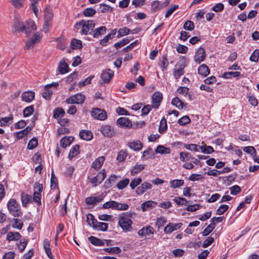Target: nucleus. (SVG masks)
<instances>
[{
    "label": "nucleus",
    "instance_id": "57",
    "mask_svg": "<svg viewBox=\"0 0 259 259\" xmlns=\"http://www.w3.org/2000/svg\"><path fill=\"white\" fill-rule=\"evenodd\" d=\"M166 222L167 221L165 218L161 217L157 219L156 222H155V226L159 229L163 226L166 224Z\"/></svg>",
    "mask_w": 259,
    "mask_h": 259
},
{
    "label": "nucleus",
    "instance_id": "3",
    "mask_svg": "<svg viewBox=\"0 0 259 259\" xmlns=\"http://www.w3.org/2000/svg\"><path fill=\"white\" fill-rule=\"evenodd\" d=\"M53 16V9L49 6L47 7L44 10V24L42 27V31L45 33L49 32L52 27Z\"/></svg>",
    "mask_w": 259,
    "mask_h": 259
},
{
    "label": "nucleus",
    "instance_id": "62",
    "mask_svg": "<svg viewBox=\"0 0 259 259\" xmlns=\"http://www.w3.org/2000/svg\"><path fill=\"white\" fill-rule=\"evenodd\" d=\"M259 58V50L256 49L251 55L249 60L251 62H257Z\"/></svg>",
    "mask_w": 259,
    "mask_h": 259
},
{
    "label": "nucleus",
    "instance_id": "37",
    "mask_svg": "<svg viewBox=\"0 0 259 259\" xmlns=\"http://www.w3.org/2000/svg\"><path fill=\"white\" fill-rule=\"evenodd\" d=\"M73 139V137L71 136L65 137L61 140L60 145L63 148H65L71 144Z\"/></svg>",
    "mask_w": 259,
    "mask_h": 259
},
{
    "label": "nucleus",
    "instance_id": "64",
    "mask_svg": "<svg viewBox=\"0 0 259 259\" xmlns=\"http://www.w3.org/2000/svg\"><path fill=\"white\" fill-rule=\"evenodd\" d=\"M202 179H203V176L201 175L197 174H191L188 178L189 181L193 182L199 181Z\"/></svg>",
    "mask_w": 259,
    "mask_h": 259
},
{
    "label": "nucleus",
    "instance_id": "19",
    "mask_svg": "<svg viewBox=\"0 0 259 259\" xmlns=\"http://www.w3.org/2000/svg\"><path fill=\"white\" fill-rule=\"evenodd\" d=\"M116 124L121 127L131 128L132 126L131 121L126 117H120L116 121Z\"/></svg>",
    "mask_w": 259,
    "mask_h": 259
},
{
    "label": "nucleus",
    "instance_id": "2",
    "mask_svg": "<svg viewBox=\"0 0 259 259\" xmlns=\"http://www.w3.org/2000/svg\"><path fill=\"white\" fill-rule=\"evenodd\" d=\"M132 214L129 212L122 213L118 217V224L120 227L125 232H128L132 228L133 222Z\"/></svg>",
    "mask_w": 259,
    "mask_h": 259
},
{
    "label": "nucleus",
    "instance_id": "44",
    "mask_svg": "<svg viewBox=\"0 0 259 259\" xmlns=\"http://www.w3.org/2000/svg\"><path fill=\"white\" fill-rule=\"evenodd\" d=\"M13 117L12 115H10L8 117L0 118V126H6L10 122H12Z\"/></svg>",
    "mask_w": 259,
    "mask_h": 259
},
{
    "label": "nucleus",
    "instance_id": "8",
    "mask_svg": "<svg viewBox=\"0 0 259 259\" xmlns=\"http://www.w3.org/2000/svg\"><path fill=\"white\" fill-rule=\"evenodd\" d=\"M42 38V36L40 33L37 32L34 36L31 37L29 40L26 42L25 46L24 47L25 50H29L33 48L36 44L38 43Z\"/></svg>",
    "mask_w": 259,
    "mask_h": 259
},
{
    "label": "nucleus",
    "instance_id": "36",
    "mask_svg": "<svg viewBox=\"0 0 259 259\" xmlns=\"http://www.w3.org/2000/svg\"><path fill=\"white\" fill-rule=\"evenodd\" d=\"M156 202L152 200H148L143 202L141 204V208L143 211H146L149 210L150 208L156 205Z\"/></svg>",
    "mask_w": 259,
    "mask_h": 259
},
{
    "label": "nucleus",
    "instance_id": "21",
    "mask_svg": "<svg viewBox=\"0 0 259 259\" xmlns=\"http://www.w3.org/2000/svg\"><path fill=\"white\" fill-rule=\"evenodd\" d=\"M100 131L102 135L105 137H111L114 134V131L109 125H104L101 127Z\"/></svg>",
    "mask_w": 259,
    "mask_h": 259
},
{
    "label": "nucleus",
    "instance_id": "54",
    "mask_svg": "<svg viewBox=\"0 0 259 259\" xmlns=\"http://www.w3.org/2000/svg\"><path fill=\"white\" fill-rule=\"evenodd\" d=\"M142 182L141 178H136L132 180L130 184V186L132 190H134L136 187L139 185Z\"/></svg>",
    "mask_w": 259,
    "mask_h": 259
},
{
    "label": "nucleus",
    "instance_id": "63",
    "mask_svg": "<svg viewBox=\"0 0 259 259\" xmlns=\"http://www.w3.org/2000/svg\"><path fill=\"white\" fill-rule=\"evenodd\" d=\"M105 250L109 253L113 254H118L121 252V249L118 247L107 248L105 249Z\"/></svg>",
    "mask_w": 259,
    "mask_h": 259
},
{
    "label": "nucleus",
    "instance_id": "45",
    "mask_svg": "<svg viewBox=\"0 0 259 259\" xmlns=\"http://www.w3.org/2000/svg\"><path fill=\"white\" fill-rule=\"evenodd\" d=\"M240 76H241V73L240 72L230 71V72H225L223 75V77L225 78H231L232 77H234V78L239 77Z\"/></svg>",
    "mask_w": 259,
    "mask_h": 259
},
{
    "label": "nucleus",
    "instance_id": "25",
    "mask_svg": "<svg viewBox=\"0 0 259 259\" xmlns=\"http://www.w3.org/2000/svg\"><path fill=\"white\" fill-rule=\"evenodd\" d=\"M21 237V235L17 232H9L7 234V240L9 242L16 241L19 240Z\"/></svg>",
    "mask_w": 259,
    "mask_h": 259
},
{
    "label": "nucleus",
    "instance_id": "29",
    "mask_svg": "<svg viewBox=\"0 0 259 259\" xmlns=\"http://www.w3.org/2000/svg\"><path fill=\"white\" fill-rule=\"evenodd\" d=\"M105 161V157L103 156L98 157L93 162L92 168L98 170L100 169Z\"/></svg>",
    "mask_w": 259,
    "mask_h": 259
},
{
    "label": "nucleus",
    "instance_id": "39",
    "mask_svg": "<svg viewBox=\"0 0 259 259\" xmlns=\"http://www.w3.org/2000/svg\"><path fill=\"white\" fill-rule=\"evenodd\" d=\"M9 2L13 7L17 10L21 9L24 5V0H11Z\"/></svg>",
    "mask_w": 259,
    "mask_h": 259
},
{
    "label": "nucleus",
    "instance_id": "14",
    "mask_svg": "<svg viewBox=\"0 0 259 259\" xmlns=\"http://www.w3.org/2000/svg\"><path fill=\"white\" fill-rule=\"evenodd\" d=\"M184 67L185 66L183 64H180V63H177L175 66V68L173 69L172 74L176 80H178L184 74Z\"/></svg>",
    "mask_w": 259,
    "mask_h": 259
},
{
    "label": "nucleus",
    "instance_id": "9",
    "mask_svg": "<svg viewBox=\"0 0 259 259\" xmlns=\"http://www.w3.org/2000/svg\"><path fill=\"white\" fill-rule=\"evenodd\" d=\"M91 114L94 119L99 120H104L107 116L105 111L97 108H93Z\"/></svg>",
    "mask_w": 259,
    "mask_h": 259
},
{
    "label": "nucleus",
    "instance_id": "18",
    "mask_svg": "<svg viewBox=\"0 0 259 259\" xmlns=\"http://www.w3.org/2000/svg\"><path fill=\"white\" fill-rule=\"evenodd\" d=\"M152 185L148 182H145L138 186L136 189V192L137 195H141L145 193L146 191L150 190L152 188Z\"/></svg>",
    "mask_w": 259,
    "mask_h": 259
},
{
    "label": "nucleus",
    "instance_id": "15",
    "mask_svg": "<svg viewBox=\"0 0 259 259\" xmlns=\"http://www.w3.org/2000/svg\"><path fill=\"white\" fill-rule=\"evenodd\" d=\"M205 57V51L202 48H199L196 52L194 57V61L197 63L200 64L201 62L203 61Z\"/></svg>",
    "mask_w": 259,
    "mask_h": 259
},
{
    "label": "nucleus",
    "instance_id": "51",
    "mask_svg": "<svg viewBox=\"0 0 259 259\" xmlns=\"http://www.w3.org/2000/svg\"><path fill=\"white\" fill-rule=\"evenodd\" d=\"M96 10L92 8H88L84 10L83 14L85 17H91L95 15Z\"/></svg>",
    "mask_w": 259,
    "mask_h": 259
},
{
    "label": "nucleus",
    "instance_id": "11",
    "mask_svg": "<svg viewBox=\"0 0 259 259\" xmlns=\"http://www.w3.org/2000/svg\"><path fill=\"white\" fill-rule=\"evenodd\" d=\"M162 94L159 92H155L152 96V103L154 108H159L162 100Z\"/></svg>",
    "mask_w": 259,
    "mask_h": 259
},
{
    "label": "nucleus",
    "instance_id": "7",
    "mask_svg": "<svg viewBox=\"0 0 259 259\" xmlns=\"http://www.w3.org/2000/svg\"><path fill=\"white\" fill-rule=\"evenodd\" d=\"M85 97L84 95L81 93H77L74 95L70 96L69 98L67 99L65 102L67 104H81L83 103L85 100Z\"/></svg>",
    "mask_w": 259,
    "mask_h": 259
},
{
    "label": "nucleus",
    "instance_id": "47",
    "mask_svg": "<svg viewBox=\"0 0 259 259\" xmlns=\"http://www.w3.org/2000/svg\"><path fill=\"white\" fill-rule=\"evenodd\" d=\"M155 152L161 154H169L170 152V150L162 145H158L155 150Z\"/></svg>",
    "mask_w": 259,
    "mask_h": 259
},
{
    "label": "nucleus",
    "instance_id": "5",
    "mask_svg": "<svg viewBox=\"0 0 259 259\" xmlns=\"http://www.w3.org/2000/svg\"><path fill=\"white\" fill-rule=\"evenodd\" d=\"M103 207L105 209L111 208L117 210H126L129 206L126 203H119L115 201H109L104 203Z\"/></svg>",
    "mask_w": 259,
    "mask_h": 259
},
{
    "label": "nucleus",
    "instance_id": "50",
    "mask_svg": "<svg viewBox=\"0 0 259 259\" xmlns=\"http://www.w3.org/2000/svg\"><path fill=\"white\" fill-rule=\"evenodd\" d=\"M23 226V222L18 219H13L12 227L18 230L21 229Z\"/></svg>",
    "mask_w": 259,
    "mask_h": 259
},
{
    "label": "nucleus",
    "instance_id": "60",
    "mask_svg": "<svg viewBox=\"0 0 259 259\" xmlns=\"http://www.w3.org/2000/svg\"><path fill=\"white\" fill-rule=\"evenodd\" d=\"M112 10V7L106 4H101L100 5V11L102 13L111 12Z\"/></svg>",
    "mask_w": 259,
    "mask_h": 259
},
{
    "label": "nucleus",
    "instance_id": "53",
    "mask_svg": "<svg viewBox=\"0 0 259 259\" xmlns=\"http://www.w3.org/2000/svg\"><path fill=\"white\" fill-rule=\"evenodd\" d=\"M129 182H130L129 179L127 178H125L124 180L119 181L117 184V187L119 190L123 189L125 188L128 185V184H129Z\"/></svg>",
    "mask_w": 259,
    "mask_h": 259
},
{
    "label": "nucleus",
    "instance_id": "49",
    "mask_svg": "<svg viewBox=\"0 0 259 259\" xmlns=\"http://www.w3.org/2000/svg\"><path fill=\"white\" fill-rule=\"evenodd\" d=\"M167 125L166 123V120L164 118L161 119L160 122V125L159 126V132L160 133L162 134L165 132L167 130Z\"/></svg>",
    "mask_w": 259,
    "mask_h": 259
},
{
    "label": "nucleus",
    "instance_id": "1",
    "mask_svg": "<svg viewBox=\"0 0 259 259\" xmlns=\"http://www.w3.org/2000/svg\"><path fill=\"white\" fill-rule=\"evenodd\" d=\"M95 26V24L93 20H82L75 23L74 27L77 29H80L81 34L87 35L90 34Z\"/></svg>",
    "mask_w": 259,
    "mask_h": 259
},
{
    "label": "nucleus",
    "instance_id": "23",
    "mask_svg": "<svg viewBox=\"0 0 259 259\" xmlns=\"http://www.w3.org/2000/svg\"><path fill=\"white\" fill-rule=\"evenodd\" d=\"M114 72L110 69H107L103 71L101 73V78L104 83H108L110 81L111 78L113 77Z\"/></svg>",
    "mask_w": 259,
    "mask_h": 259
},
{
    "label": "nucleus",
    "instance_id": "56",
    "mask_svg": "<svg viewBox=\"0 0 259 259\" xmlns=\"http://www.w3.org/2000/svg\"><path fill=\"white\" fill-rule=\"evenodd\" d=\"M130 32V29L127 28L126 27H124L121 28L118 30V34L117 37H120L125 35L128 34Z\"/></svg>",
    "mask_w": 259,
    "mask_h": 259
},
{
    "label": "nucleus",
    "instance_id": "61",
    "mask_svg": "<svg viewBox=\"0 0 259 259\" xmlns=\"http://www.w3.org/2000/svg\"><path fill=\"white\" fill-rule=\"evenodd\" d=\"M87 222L89 225L93 227H94L97 221L95 218L94 216L92 214H89L87 216Z\"/></svg>",
    "mask_w": 259,
    "mask_h": 259
},
{
    "label": "nucleus",
    "instance_id": "58",
    "mask_svg": "<svg viewBox=\"0 0 259 259\" xmlns=\"http://www.w3.org/2000/svg\"><path fill=\"white\" fill-rule=\"evenodd\" d=\"M243 151L246 153L250 154L252 157L256 155V150L252 146L245 147L243 149Z\"/></svg>",
    "mask_w": 259,
    "mask_h": 259
},
{
    "label": "nucleus",
    "instance_id": "42",
    "mask_svg": "<svg viewBox=\"0 0 259 259\" xmlns=\"http://www.w3.org/2000/svg\"><path fill=\"white\" fill-rule=\"evenodd\" d=\"M32 127L28 126L25 129L19 131L16 133V136L18 139H21L26 136L31 130Z\"/></svg>",
    "mask_w": 259,
    "mask_h": 259
},
{
    "label": "nucleus",
    "instance_id": "31",
    "mask_svg": "<svg viewBox=\"0 0 259 259\" xmlns=\"http://www.w3.org/2000/svg\"><path fill=\"white\" fill-rule=\"evenodd\" d=\"M170 187L172 189H177L184 185V181L182 179H175L169 181Z\"/></svg>",
    "mask_w": 259,
    "mask_h": 259
},
{
    "label": "nucleus",
    "instance_id": "40",
    "mask_svg": "<svg viewBox=\"0 0 259 259\" xmlns=\"http://www.w3.org/2000/svg\"><path fill=\"white\" fill-rule=\"evenodd\" d=\"M58 68L60 72L62 74L68 72V65L64 60L60 62Z\"/></svg>",
    "mask_w": 259,
    "mask_h": 259
},
{
    "label": "nucleus",
    "instance_id": "6",
    "mask_svg": "<svg viewBox=\"0 0 259 259\" xmlns=\"http://www.w3.org/2000/svg\"><path fill=\"white\" fill-rule=\"evenodd\" d=\"M42 184L36 183L34 185V192L33 196V201L37 205H41V193L42 191Z\"/></svg>",
    "mask_w": 259,
    "mask_h": 259
},
{
    "label": "nucleus",
    "instance_id": "32",
    "mask_svg": "<svg viewBox=\"0 0 259 259\" xmlns=\"http://www.w3.org/2000/svg\"><path fill=\"white\" fill-rule=\"evenodd\" d=\"M198 73L199 75L205 77L209 74L210 70L206 65L203 64L198 67Z\"/></svg>",
    "mask_w": 259,
    "mask_h": 259
},
{
    "label": "nucleus",
    "instance_id": "55",
    "mask_svg": "<svg viewBox=\"0 0 259 259\" xmlns=\"http://www.w3.org/2000/svg\"><path fill=\"white\" fill-rule=\"evenodd\" d=\"M174 201L178 205H186L188 203L187 200L185 198L181 197H175Z\"/></svg>",
    "mask_w": 259,
    "mask_h": 259
},
{
    "label": "nucleus",
    "instance_id": "41",
    "mask_svg": "<svg viewBox=\"0 0 259 259\" xmlns=\"http://www.w3.org/2000/svg\"><path fill=\"white\" fill-rule=\"evenodd\" d=\"M79 146L78 145H75L73 146L70 149L68 157L70 159H71L74 157H75L77 154L79 153Z\"/></svg>",
    "mask_w": 259,
    "mask_h": 259
},
{
    "label": "nucleus",
    "instance_id": "33",
    "mask_svg": "<svg viewBox=\"0 0 259 259\" xmlns=\"http://www.w3.org/2000/svg\"><path fill=\"white\" fill-rule=\"evenodd\" d=\"M79 136L81 139L85 141H90L93 138L92 132L88 130H82L80 131Z\"/></svg>",
    "mask_w": 259,
    "mask_h": 259
},
{
    "label": "nucleus",
    "instance_id": "13",
    "mask_svg": "<svg viewBox=\"0 0 259 259\" xmlns=\"http://www.w3.org/2000/svg\"><path fill=\"white\" fill-rule=\"evenodd\" d=\"M155 232L154 229L151 226L148 225L143 227L138 232V234L141 237H146L153 235Z\"/></svg>",
    "mask_w": 259,
    "mask_h": 259
},
{
    "label": "nucleus",
    "instance_id": "22",
    "mask_svg": "<svg viewBox=\"0 0 259 259\" xmlns=\"http://www.w3.org/2000/svg\"><path fill=\"white\" fill-rule=\"evenodd\" d=\"M171 103L172 105L175 106L176 108L180 110L186 108L187 106V104L183 102L178 97L174 98L171 100Z\"/></svg>",
    "mask_w": 259,
    "mask_h": 259
},
{
    "label": "nucleus",
    "instance_id": "52",
    "mask_svg": "<svg viewBox=\"0 0 259 259\" xmlns=\"http://www.w3.org/2000/svg\"><path fill=\"white\" fill-rule=\"evenodd\" d=\"M191 158V154L187 152H182L180 153V160L182 162H185L190 160Z\"/></svg>",
    "mask_w": 259,
    "mask_h": 259
},
{
    "label": "nucleus",
    "instance_id": "35",
    "mask_svg": "<svg viewBox=\"0 0 259 259\" xmlns=\"http://www.w3.org/2000/svg\"><path fill=\"white\" fill-rule=\"evenodd\" d=\"M70 47L73 50H80L82 48V41L80 40L73 38L70 42Z\"/></svg>",
    "mask_w": 259,
    "mask_h": 259
},
{
    "label": "nucleus",
    "instance_id": "10",
    "mask_svg": "<svg viewBox=\"0 0 259 259\" xmlns=\"http://www.w3.org/2000/svg\"><path fill=\"white\" fill-rule=\"evenodd\" d=\"M59 83L57 82L47 84L45 87L44 92L42 93V97L47 100L49 99L53 93V91L51 88L53 87L54 89H57Z\"/></svg>",
    "mask_w": 259,
    "mask_h": 259
},
{
    "label": "nucleus",
    "instance_id": "34",
    "mask_svg": "<svg viewBox=\"0 0 259 259\" xmlns=\"http://www.w3.org/2000/svg\"><path fill=\"white\" fill-rule=\"evenodd\" d=\"M32 196L24 192L21 194V200L23 206H26L31 201Z\"/></svg>",
    "mask_w": 259,
    "mask_h": 259
},
{
    "label": "nucleus",
    "instance_id": "26",
    "mask_svg": "<svg viewBox=\"0 0 259 259\" xmlns=\"http://www.w3.org/2000/svg\"><path fill=\"white\" fill-rule=\"evenodd\" d=\"M35 93L32 91L24 92L22 94V98L23 101L31 102L34 98Z\"/></svg>",
    "mask_w": 259,
    "mask_h": 259
},
{
    "label": "nucleus",
    "instance_id": "4",
    "mask_svg": "<svg viewBox=\"0 0 259 259\" xmlns=\"http://www.w3.org/2000/svg\"><path fill=\"white\" fill-rule=\"evenodd\" d=\"M9 212L14 217H18L22 214L21 206L15 199H10L7 204Z\"/></svg>",
    "mask_w": 259,
    "mask_h": 259
},
{
    "label": "nucleus",
    "instance_id": "16",
    "mask_svg": "<svg viewBox=\"0 0 259 259\" xmlns=\"http://www.w3.org/2000/svg\"><path fill=\"white\" fill-rule=\"evenodd\" d=\"M24 29L23 32L26 34L27 35H28L30 33L31 31L36 29V26H35L34 21L31 19L26 21L25 22H24Z\"/></svg>",
    "mask_w": 259,
    "mask_h": 259
},
{
    "label": "nucleus",
    "instance_id": "20",
    "mask_svg": "<svg viewBox=\"0 0 259 259\" xmlns=\"http://www.w3.org/2000/svg\"><path fill=\"white\" fill-rule=\"evenodd\" d=\"M104 196L103 194L99 195L97 196L88 197L85 199V203L88 205H94L103 200Z\"/></svg>",
    "mask_w": 259,
    "mask_h": 259
},
{
    "label": "nucleus",
    "instance_id": "38",
    "mask_svg": "<svg viewBox=\"0 0 259 259\" xmlns=\"http://www.w3.org/2000/svg\"><path fill=\"white\" fill-rule=\"evenodd\" d=\"M93 228L98 231H106L108 228V224L106 223L97 221Z\"/></svg>",
    "mask_w": 259,
    "mask_h": 259
},
{
    "label": "nucleus",
    "instance_id": "30",
    "mask_svg": "<svg viewBox=\"0 0 259 259\" xmlns=\"http://www.w3.org/2000/svg\"><path fill=\"white\" fill-rule=\"evenodd\" d=\"M128 147L133 150L140 151L142 148V144L140 141H133L128 142Z\"/></svg>",
    "mask_w": 259,
    "mask_h": 259
},
{
    "label": "nucleus",
    "instance_id": "48",
    "mask_svg": "<svg viewBox=\"0 0 259 259\" xmlns=\"http://www.w3.org/2000/svg\"><path fill=\"white\" fill-rule=\"evenodd\" d=\"M144 168V166L143 164H136L135 166L131 169V173L132 176H134L138 173L140 172Z\"/></svg>",
    "mask_w": 259,
    "mask_h": 259
},
{
    "label": "nucleus",
    "instance_id": "59",
    "mask_svg": "<svg viewBox=\"0 0 259 259\" xmlns=\"http://www.w3.org/2000/svg\"><path fill=\"white\" fill-rule=\"evenodd\" d=\"M215 228L214 224H210L202 232L203 236H206L209 235Z\"/></svg>",
    "mask_w": 259,
    "mask_h": 259
},
{
    "label": "nucleus",
    "instance_id": "24",
    "mask_svg": "<svg viewBox=\"0 0 259 259\" xmlns=\"http://www.w3.org/2000/svg\"><path fill=\"white\" fill-rule=\"evenodd\" d=\"M41 0H30V8L32 10L36 17H38V15L40 12V8L39 6V2Z\"/></svg>",
    "mask_w": 259,
    "mask_h": 259
},
{
    "label": "nucleus",
    "instance_id": "43",
    "mask_svg": "<svg viewBox=\"0 0 259 259\" xmlns=\"http://www.w3.org/2000/svg\"><path fill=\"white\" fill-rule=\"evenodd\" d=\"M106 28L105 26H100L96 28L94 31L93 36L94 37L98 38L101 35L104 34L106 32Z\"/></svg>",
    "mask_w": 259,
    "mask_h": 259
},
{
    "label": "nucleus",
    "instance_id": "28",
    "mask_svg": "<svg viewBox=\"0 0 259 259\" xmlns=\"http://www.w3.org/2000/svg\"><path fill=\"white\" fill-rule=\"evenodd\" d=\"M116 32L117 31L116 29H112L109 34L106 35L101 40L100 44L104 46H106L108 41L112 39L113 36L116 34Z\"/></svg>",
    "mask_w": 259,
    "mask_h": 259
},
{
    "label": "nucleus",
    "instance_id": "17",
    "mask_svg": "<svg viewBox=\"0 0 259 259\" xmlns=\"http://www.w3.org/2000/svg\"><path fill=\"white\" fill-rule=\"evenodd\" d=\"M106 174L104 170H101L99 172L96 177L91 178L90 182L94 185H97L100 184L105 178Z\"/></svg>",
    "mask_w": 259,
    "mask_h": 259
},
{
    "label": "nucleus",
    "instance_id": "12",
    "mask_svg": "<svg viewBox=\"0 0 259 259\" xmlns=\"http://www.w3.org/2000/svg\"><path fill=\"white\" fill-rule=\"evenodd\" d=\"M182 225L183 224L181 223L176 224L169 223L165 227L163 231L165 234H169L180 229Z\"/></svg>",
    "mask_w": 259,
    "mask_h": 259
},
{
    "label": "nucleus",
    "instance_id": "46",
    "mask_svg": "<svg viewBox=\"0 0 259 259\" xmlns=\"http://www.w3.org/2000/svg\"><path fill=\"white\" fill-rule=\"evenodd\" d=\"M65 113V111L62 108H57L54 111L53 117L58 120L60 119V118L63 117Z\"/></svg>",
    "mask_w": 259,
    "mask_h": 259
},
{
    "label": "nucleus",
    "instance_id": "27",
    "mask_svg": "<svg viewBox=\"0 0 259 259\" xmlns=\"http://www.w3.org/2000/svg\"><path fill=\"white\" fill-rule=\"evenodd\" d=\"M43 245L44 249L48 257L50 259H53L54 256L52 253L51 249L50 248V241L48 239H45L43 242Z\"/></svg>",
    "mask_w": 259,
    "mask_h": 259
}]
</instances>
